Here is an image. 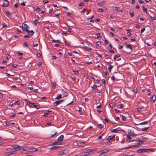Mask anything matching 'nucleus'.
<instances>
[{
  "instance_id": "1",
  "label": "nucleus",
  "mask_w": 156,
  "mask_h": 156,
  "mask_svg": "<svg viewBox=\"0 0 156 156\" xmlns=\"http://www.w3.org/2000/svg\"><path fill=\"white\" fill-rule=\"evenodd\" d=\"M133 142H134L135 141L136 142L135 143H134V144L132 145H131L130 146H129L128 147H127L125 148H123V149H127L128 148H130L131 147H137L139 146H140L141 144H140V143H143L145 142V140L144 141H140V140H133Z\"/></svg>"
},
{
  "instance_id": "2",
  "label": "nucleus",
  "mask_w": 156,
  "mask_h": 156,
  "mask_svg": "<svg viewBox=\"0 0 156 156\" xmlns=\"http://www.w3.org/2000/svg\"><path fill=\"white\" fill-rule=\"evenodd\" d=\"M25 101H27L28 103H27L26 104V105L27 106L29 104H31L32 105H33V106L35 108L38 109L40 108V106L39 104L38 103H32L30 102H29L27 101V99H25Z\"/></svg>"
},
{
  "instance_id": "3",
  "label": "nucleus",
  "mask_w": 156,
  "mask_h": 156,
  "mask_svg": "<svg viewBox=\"0 0 156 156\" xmlns=\"http://www.w3.org/2000/svg\"><path fill=\"white\" fill-rule=\"evenodd\" d=\"M150 150L147 148H141L137 150V152L138 153H144L147 152L149 153Z\"/></svg>"
},
{
  "instance_id": "4",
  "label": "nucleus",
  "mask_w": 156,
  "mask_h": 156,
  "mask_svg": "<svg viewBox=\"0 0 156 156\" xmlns=\"http://www.w3.org/2000/svg\"><path fill=\"white\" fill-rule=\"evenodd\" d=\"M28 26L26 23H23L22 26V30L25 31H27L28 30Z\"/></svg>"
},
{
  "instance_id": "5",
  "label": "nucleus",
  "mask_w": 156,
  "mask_h": 156,
  "mask_svg": "<svg viewBox=\"0 0 156 156\" xmlns=\"http://www.w3.org/2000/svg\"><path fill=\"white\" fill-rule=\"evenodd\" d=\"M37 150V149L35 148H30V151H28V153H27V154L32 153L36 151Z\"/></svg>"
},
{
  "instance_id": "6",
  "label": "nucleus",
  "mask_w": 156,
  "mask_h": 156,
  "mask_svg": "<svg viewBox=\"0 0 156 156\" xmlns=\"http://www.w3.org/2000/svg\"><path fill=\"white\" fill-rule=\"evenodd\" d=\"M108 151L106 149L103 150L101 152L100 154L101 155H103V156H105L107 155V153L108 152Z\"/></svg>"
},
{
  "instance_id": "7",
  "label": "nucleus",
  "mask_w": 156,
  "mask_h": 156,
  "mask_svg": "<svg viewBox=\"0 0 156 156\" xmlns=\"http://www.w3.org/2000/svg\"><path fill=\"white\" fill-rule=\"evenodd\" d=\"M9 4V1L7 0H4L2 6L5 7H7Z\"/></svg>"
},
{
  "instance_id": "8",
  "label": "nucleus",
  "mask_w": 156,
  "mask_h": 156,
  "mask_svg": "<svg viewBox=\"0 0 156 156\" xmlns=\"http://www.w3.org/2000/svg\"><path fill=\"white\" fill-rule=\"evenodd\" d=\"M113 10L114 11H118L119 12H122V10H121L119 7H114L112 8Z\"/></svg>"
},
{
  "instance_id": "9",
  "label": "nucleus",
  "mask_w": 156,
  "mask_h": 156,
  "mask_svg": "<svg viewBox=\"0 0 156 156\" xmlns=\"http://www.w3.org/2000/svg\"><path fill=\"white\" fill-rule=\"evenodd\" d=\"M128 135L129 136H136V134L132 132L131 130H129L128 132Z\"/></svg>"
},
{
  "instance_id": "10",
  "label": "nucleus",
  "mask_w": 156,
  "mask_h": 156,
  "mask_svg": "<svg viewBox=\"0 0 156 156\" xmlns=\"http://www.w3.org/2000/svg\"><path fill=\"white\" fill-rule=\"evenodd\" d=\"M140 139L142 140V141L145 140V142L147 140L148 138L146 137L145 136H141Z\"/></svg>"
},
{
  "instance_id": "11",
  "label": "nucleus",
  "mask_w": 156,
  "mask_h": 156,
  "mask_svg": "<svg viewBox=\"0 0 156 156\" xmlns=\"http://www.w3.org/2000/svg\"><path fill=\"white\" fill-rule=\"evenodd\" d=\"M64 136L62 135H61L58 139V140L59 142H61V141H62L63 138Z\"/></svg>"
},
{
  "instance_id": "12",
  "label": "nucleus",
  "mask_w": 156,
  "mask_h": 156,
  "mask_svg": "<svg viewBox=\"0 0 156 156\" xmlns=\"http://www.w3.org/2000/svg\"><path fill=\"white\" fill-rule=\"evenodd\" d=\"M115 137V135H113L109 136L108 137L107 140H111L113 138H114Z\"/></svg>"
},
{
  "instance_id": "13",
  "label": "nucleus",
  "mask_w": 156,
  "mask_h": 156,
  "mask_svg": "<svg viewBox=\"0 0 156 156\" xmlns=\"http://www.w3.org/2000/svg\"><path fill=\"white\" fill-rule=\"evenodd\" d=\"M62 93L63 94L64 96L66 97L68 95V94L67 93L65 92L62 90H61Z\"/></svg>"
},
{
  "instance_id": "14",
  "label": "nucleus",
  "mask_w": 156,
  "mask_h": 156,
  "mask_svg": "<svg viewBox=\"0 0 156 156\" xmlns=\"http://www.w3.org/2000/svg\"><path fill=\"white\" fill-rule=\"evenodd\" d=\"M62 144L61 142L58 141L55 142H54L53 143V145H61Z\"/></svg>"
},
{
  "instance_id": "15",
  "label": "nucleus",
  "mask_w": 156,
  "mask_h": 156,
  "mask_svg": "<svg viewBox=\"0 0 156 156\" xmlns=\"http://www.w3.org/2000/svg\"><path fill=\"white\" fill-rule=\"evenodd\" d=\"M23 151H27V153L28 152V151H30V148H28V147H25L23 148Z\"/></svg>"
},
{
  "instance_id": "16",
  "label": "nucleus",
  "mask_w": 156,
  "mask_h": 156,
  "mask_svg": "<svg viewBox=\"0 0 156 156\" xmlns=\"http://www.w3.org/2000/svg\"><path fill=\"white\" fill-rule=\"evenodd\" d=\"M112 132H114V133H118L120 131V130H118L117 129H112L111 130Z\"/></svg>"
},
{
  "instance_id": "17",
  "label": "nucleus",
  "mask_w": 156,
  "mask_h": 156,
  "mask_svg": "<svg viewBox=\"0 0 156 156\" xmlns=\"http://www.w3.org/2000/svg\"><path fill=\"white\" fill-rule=\"evenodd\" d=\"M27 32L29 33V34L30 35H32L34 34V32L33 30H31L30 31L29 30H28Z\"/></svg>"
},
{
  "instance_id": "18",
  "label": "nucleus",
  "mask_w": 156,
  "mask_h": 156,
  "mask_svg": "<svg viewBox=\"0 0 156 156\" xmlns=\"http://www.w3.org/2000/svg\"><path fill=\"white\" fill-rule=\"evenodd\" d=\"M59 147H60L53 146L51 147L50 149L51 150H57L58 149Z\"/></svg>"
},
{
  "instance_id": "19",
  "label": "nucleus",
  "mask_w": 156,
  "mask_h": 156,
  "mask_svg": "<svg viewBox=\"0 0 156 156\" xmlns=\"http://www.w3.org/2000/svg\"><path fill=\"white\" fill-rule=\"evenodd\" d=\"M126 136L127 138L126 139V140L129 142H130L131 141V140L132 139L131 137L129 136H128L127 135H126Z\"/></svg>"
},
{
  "instance_id": "20",
  "label": "nucleus",
  "mask_w": 156,
  "mask_h": 156,
  "mask_svg": "<svg viewBox=\"0 0 156 156\" xmlns=\"http://www.w3.org/2000/svg\"><path fill=\"white\" fill-rule=\"evenodd\" d=\"M129 14L131 15V17H134V12L132 10H130L129 11Z\"/></svg>"
},
{
  "instance_id": "21",
  "label": "nucleus",
  "mask_w": 156,
  "mask_h": 156,
  "mask_svg": "<svg viewBox=\"0 0 156 156\" xmlns=\"http://www.w3.org/2000/svg\"><path fill=\"white\" fill-rule=\"evenodd\" d=\"M126 48H129L130 49L132 50L133 49V47L130 44H128L126 46Z\"/></svg>"
},
{
  "instance_id": "22",
  "label": "nucleus",
  "mask_w": 156,
  "mask_h": 156,
  "mask_svg": "<svg viewBox=\"0 0 156 156\" xmlns=\"http://www.w3.org/2000/svg\"><path fill=\"white\" fill-rule=\"evenodd\" d=\"M59 104V101H55L54 103V105H55V106H57Z\"/></svg>"
},
{
  "instance_id": "23",
  "label": "nucleus",
  "mask_w": 156,
  "mask_h": 156,
  "mask_svg": "<svg viewBox=\"0 0 156 156\" xmlns=\"http://www.w3.org/2000/svg\"><path fill=\"white\" fill-rule=\"evenodd\" d=\"M151 99L154 102L156 100V97L155 95H153L151 97Z\"/></svg>"
},
{
  "instance_id": "24",
  "label": "nucleus",
  "mask_w": 156,
  "mask_h": 156,
  "mask_svg": "<svg viewBox=\"0 0 156 156\" xmlns=\"http://www.w3.org/2000/svg\"><path fill=\"white\" fill-rule=\"evenodd\" d=\"M51 112V111H48V112H46L43 115L44 116L46 117L47 115H48L49 114V113Z\"/></svg>"
},
{
  "instance_id": "25",
  "label": "nucleus",
  "mask_w": 156,
  "mask_h": 156,
  "mask_svg": "<svg viewBox=\"0 0 156 156\" xmlns=\"http://www.w3.org/2000/svg\"><path fill=\"white\" fill-rule=\"evenodd\" d=\"M62 95L61 94H59L56 98L57 99H59L62 98Z\"/></svg>"
},
{
  "instance_id": "26",
  "label": "nucleus",
  "mask_w": 156,
  "mask_h": 156,
  "mask_svg": "<svg viewBox=\"0 0 156 156\" xmlns=\"http://www.w3.org/2000/svg\"><path fill=\"white\" fill-rule=\"evenodd\" d=\"M147 123V121H144V122H141L139 124L140 125H145Z\"/></svg>"
},
{
  "instance_id": "27",
  "label": "nucleus",
  "mask_w": 156,
  "mask_h": 156,
  "mask_svg": "<svg viewBox=\"0 0 156 156\" xmlns=\"http://www.w3.org/2000/svg\"><path fill=\"white\" fill-rule=\"evenodd\" d=\"M149 128V127H145V128H142L141 129V130L144 131H146V130H147Z\"/></svg>"
},
{
  "instance_id": "28",
  "label": "nucleus",
  "mask_w": 156,
  "mask_h": 156,
  "mask_svg": "<svg viewBox=\"0 0 156 156\" xmlns=\"http://www.w3.org/2000/svg\"><path fill=\"white\" fill-rule=\"evenodd\" d=\"M65 44L67 46H69L70 45V43L66 40H65Z\"/></svg>"
},
{
  "instance_id": "29",
  "label": "nucleus",
  "mask_w": 156,
  "mask_h": 156,
  "mask_svg": "<svg viewBox=\"0 0 156 156\" xmlns=\"http://www.w3.org/2000/svg\"><path fill=\"white\" fill-rule=\"evenodd\" d=\"M51 83L53 87H56V85L55 82H51Z\"/></svg>"
},
{
  "instance_id": "30",
  "label": "nucleus",
  "mask_w": 156,
  "mask_h": 156,
  "mask_svg": "<svg viewBox=\"0 0 156 156\" xmlns=\"http://www.w3.org/2000/svg\"><path fill=\"white\" fill-rule=\"evenodd\" d=\"M28 44L27 42H24L23 43V45L27 47H28Z\"/></svg>"
},
{
  "instance_id": "31",
  "label": "nucleus",
  "mask_w": 156,
  "mask_h": 156,
  "mask_svg": "<svg viewBox=\"0 0 156 156\" xmlns=\"http://www.w3.org/2000/svg\"><path fill=\"white\" fill-rule=\"evenodd\" d=\"M5 57L6 58L8 59H9L10 58V55L9 54H6L5 55Z\"/></svg>"
},
{
  "instance_id": "32",
  "label": "nucleus",
  "mask_w": 156,
  "mask_h": 156,
  "mask_svg": "<svg viewBox=\"0 0 156 156\" xmlns=\"http://www.w3.org/2000/svg\"><path fill=\"white\" fill-rule=\"evenodd\" d=\"M73 71L74 72V73L76 75H77L78 74V72L77 70H73Z\"/></svg>"
},
{
  "instance_id": "33",
  "label": "nucleus",
  "mask_w": 156,
  "mask_h": 156,
  "mask_svg": "<svg viewBox=\"0 0 156 156\" xmlns=\"http://www.w3.org/2000/svg\"><path fill=\"white\" fill-rule=\"evenodd\" d=\"M113 68V66H110L108 68V69L110 72L111 71V70Z\"/></svg>"
},
{
  "instance_id": "34",
  "label": "nucleus",
  "mask_w": 156,
  "mask_h": 156,
  "mask_svg": "<svg viewBox=\"0 0 156 156\" xmlns=\"http://www.w3.org/2000/svg\"><path fill=\"white\" fill-rule=\"evenodd\" d=\"M89 155H90V154L89 153V151L85 152V153L84 154V156H87Z\"/></svg>"
},
{
  "instance_id": "35",
  "label": "nucleus",
  "mask_w": 156,
  "mask_h": 156,
  "mask_svg": "<svg viewBox=\"0 0 156 156\" xmlns=\"http://www.w3.org/2000/svg\"><path fill=\"white\" fill-rule=\"evenodd\" d=\"M151 18V20H156V17L155 16L152 17L151 16L150 17Z\"/></svg>"
},
{
  "instance_id": "36",
  "label": "nucleus",
  "mask_w": 156,
  "mask_h": 156,
  "mask_svg": "<svg viewBox=\"0 0 156 156\" xmlns=\"http://www.w3.org/2000/svg\"><path fill=\"white\" fill-rule=\"evenodd\" d=\"M98 11L100 12H102L104 11V10L101 9H97Z\"/></svg>"
},
{
  "instance_id": "37",
  "label": "nucleus",
  "mask_w": 156,
  "mask_h": 156,
  "mask_svg": "<svg viewBox=\"0 0 156 156\" xmlns=\"http://www.w3.org/2000/svg\"><path fill=\"white\" fill-rule=\"evenodd\" d=\"M79 6H83L84 5V3L83 2H81L80 4H79Z\"/></svg>"
},
{
  "instance_id": "38",
  "label": "nucleus",
  "mask_w": 156,
  "mask_h": 156,
  "mask_svg": "<svg viewBox=\"0 0 156 156\" xmlns=\"http://www.w3.org/2000/svg\"><path fill=\"white\" fill-rule=\"evenodd\" d=\"M20 104V102L19 101H16L15 103V104L17 105H19Z\"/></svg>"
},
{
  "instance_id": "39",
  "label": "nucleus",
  "mask_w": 156,
  "mask_h": 156,
  "mask_svg": "<svg viewBox=\"0 0 156 156\" xmlns=\"http://www.w3.org/2000/svg\"><path fill=\"white\" fill-rule=\"evenodd\" d=\"M98 126L100 127V129L102 128L104 126L102 124H98Z\"/></svg>"
},
{
  "instance_id": "40",
  "label": "nucleus",
  "mask_w": 156,
  "mask_h": 156,
  "mask_svg": "<svg viewBox=\"0 0 156 156\" xmlns=\"http://www.w3.org/2000/svg\"><path fill=\"white\" fill-rule=\"evenodd\" d=\"M84 48L87 51H89L91 49V48H89L87 47H85Z\"/></svg>"
},
{
  "instance_id": "41",
  "label": "nucleus",
  "mask_w": 156,
  "mask_h": 156,
  "mask_svg": "<svg viewBox=\"0 0 156 156\" xmlns=\"http://www.w3.org/2000/svg\"><path fill=\"white\" fill-rule=\"evenodd\" d=\"M122 120L123 121H125L126 120V117H125V116H124V115H122Z\"/></svg>"
},
{
  "instance_id": "42",
  "label": "nucleus",
  "mask_w": 156,
  "mask_h": 156,
  "mask_svg": "<svg viewBox=\"0 0 156 156\" xmlns=\"http://www.w3.org/2000/svg\"><path fill=\"white\" fill-rule=\"evenodd\" d=\"M109 106L110 107H111V108H114V105H113V103H110V104H109Z\"/></svg>"
},
{
  "instance_id": "43",
  "label": "nucleus",
  "mask_w": 156,
  "mask_h": 156,
  "mask_svg": "<svg viewBox=\"0 0 156 156\" xmlns=\"http://www.w3.org/2000/svg\"><path fill=\"white\" fill-rule=\"evenodd\" d=\"M97 87V86L95 85L93 86L92 87V88L93 90L96 89Z\"/></svg>"
},
{
  "instance_id": "44",
  "label": "nucleus",
  "mask_w": 156,
  "mask_h": 156,
  "mask_svg": "<svg viewBox=\"0 0 156 156\" xmlns=\"http://www.w3.org/2000/svg\"><path fill=\"white\" fill-rule=\"evenodd\" d=\"M109 35L110 37H113L114 35V34L113 33L111 32L109 34Z\"/></svg>"
},
{
  "instance_id": "45",
  "label": "nucleus",
  "mask_w": 156,
  "mask_h": 156,
  "mask_svg": "<svg viewBox=\"0 0 156 156\" xmlns=\"http://www.w3.org/2000/svg\"><path fill=\"white\" fill-rule=\"evenodd\" d=\"M79 111L80 112H81V113H83V111H82V108H79Z\"/></svg>"
},
{
  "instance_id": "46",
  "label": "nucleus",
  "mask_w": 156,
  "mask_h": 156,
  "mask_svg": "<svg viewBox=\"0 0 156 156\" xmlns=\"http://www.w3.org/2000/svg\"><path fill=\"white\" fill-rule=\"evenodd\" d=\"M143 11L145 12L147 14V8L143 9Z\"/></svg>"
},
{
  "instance_id": "47",
  "label": "nucleus",
  "mask_w": 156,
  "mask_h": 156,
  "mask_svg": "<svg viewBox=\"0 0 156 156\" xmlns=\"http://www.w3.org/2000/svg\"><path fill=\"white\" fill-rule=\"evenodd\" d=\"M119 108H122L124 107V105L122 104H120L119 105Z\"/></svg>"
},
{
  "instance_id": "48",
  "label": "nucleus",
  "mask_w": 156,
  "mask_h": 156,
  "mask_svg": "<svg viewBox=\"0 0 156 156\" xmlns=\"http://www.w3.org/2000/svg\"><path fill=\"white\" fill-rule=\"evenodd\" d=\"M111 144V142L110 141H109L106 142V144L108 145H110Z\"/></svg>"
},
{
  "instance_id": "49",
  "label": "nucleus",
  "mask_w": 156,
  "mask_h": 156,
  "mask_svg": "<svg viewBox=\"0 0 156 156\" xmlns=\"http://www.w3.org/2000/svg\"><path fill=\"white\" fill-rule=\"evenodd\" d=\"M101 82L104 84H105V83H106L105 80L104 79H102V80Z\"/></svg>"
},
{
  "instance_id": "50",
  "label": "nucleus",
  "mask_w": 156,
  "mask_h": 156,
  "mask_svg": "<svg viewBox=\"0 0 156 156\" xmlns=\"http://www.w3.org/2000/svg\"><path fill=\"white\" fill-rule=\"evenodd\" d=\"M121 56V55L120 54H118L117 55H115V57H116V58H118V57H120Z\"/></svg>"
},
{
  "instance_id": "51",
  "label": "nucleus",
  "mask_w": 156,
  "mask_h": 156,
  "mask_svg": "<svg viewBox=\"0 0 156 156\" xmlns=\"http://www.w3.org/2000/svg\"><path fill=\"white\" fill-rule=\"evenodd\" d=\"M133 92L135 93H136L137 92V89H134L133 90Z\"/></svg>"
},
{
  "instance_id": "52",
  "label": "nucleus",
  "mask_w": 156,
  "mask_h": 156,
  "mask_svg": "<svg viewBox=\"0 0 156 156\" xmlns=\"http://www.w3.org/2000/svg\"><path fill=\"white\" fill-rule=\"evenodd\" d=\"M34 23L35 25H36L38 23V21L37 20H35L34 21Z\"/></svg>"
},
{
  "instance_id": "53",
  "label": "nucleus",
  "mask_w": 156,
  "mask_h": 156,
  "mask_svg": "<svg viewBox=\"0 0 156 156\" xmlns=\"http://www.w3.org/2000/svg\"><path fill=\"white\" fill-rule=\"evenodd\" d=\"M98 4L99 5H100L101 6H102L103 5H104V3L102 2L101 3H98Z\"/></svg>"
},
{
  "instance_id": "54",
  "label": "nucleus",
  "mask_w": 156,
  "mask_h": 156,
  "mask_svg": "<svg viewBox=\"0 0 156 156\" xmlns=\"http://www.w3.org/2000/svg\"><path fill=\"white\" fill-rule=\"evenodd\" d=\"M35 9H36L37 11H40V9L38 7H37L36 8H35Z\"/></svg>"
},
{
  "instance_id": "55",
  "label": "nucleus",
  "mask_w": 156,
  "mask_h": 156,
  "mask_svg": "<svg viewBox=\"0 0 156 156\" xmlns=\"http://www.w3.org/2000/svg\"><path fill=\"white\" fill-rule=\"evenodd\" d=\"M104 135V134H102L101 136H99L98 138V139H100L102 138V136Z\"/></svg>"
},
{
  "instance_id": "56",
  "label": "nucleus",
  "mask_w": 156,
  "mask_h": 156,
  "mask_svg": "<svg viewBox=\"0 0 156 156\" xmlns=\"http://www.w3.org/2000/svg\"><path fill=\"white\" fill-rule=\"evenodd\" d=\"M25 3H26V2H23V3H21L20 4L21 5H22L23 6H25Z\"/></svg>"
},
{
  "instance_id": "57",
  "label": "nucleus",
  "mask_w": 156,
  "mask_h": 156,
  "mask_svg": "<svg viewBox=\"0 0 156 156\" xmlns=\"http://www.w3.org/2000/svg\"><path fill=\"white\" fill-rule=\"evenodd\" d=\"M139 3L140 4H143L144 3V1H143L141 0H139Z\"/></svg>"
},
{
  "instance_id": "58",
  "label": "nucleus",
  "mask_w": 156,
  "mask_h": 156,
  "mask_svg": "<svg viewBox=\"0 0 156 156\" xmlns=\"http://www.w3.org/2000/svg\"><path fill=\"white\" fill-rule=\"evenodd\" d=\"M24 37L25 38H29V37H30V36H29V35H26L24 36Z\"/></svg>"
},
{
  "instance_id": "59",
  "label": "nucleus",
  "mask_w": 156,
  "mask_h": 156,
  "mask_svg": "<svg viewBox=\"0 0 156 156\" xmlns=\"http://www.w3.org/2000/svg\"><path fill=\"white\" fill-rule=\"evenodd\" d=\"M21 147H16V148L15 149H16V150H21V149L20 148Z\"/></svg>"
},
{
  "instance_id": "60",
  "label": "nucleus",
  "mask_w": 156,
  "mask_h": 156,
  "mask_svg": "<svg viewBox=\"0 0 156 156\" xmlns=\"http://www.w3.org/2000/svg\"><path fill=\"white\" fill-rule=\"evenodd\" d=\"M7 26L6 24L5 23H2V27H5Z\"/></svg>"
},
{
  "instance_id": "61",
  "label": "nucleus",
  "mask_w": 156,
  "mask_h": 156,
  "mask_svg": "<svg viewBox=\"0 0 156 156\" xmlns=\"http://www.w3.org/2000/svg\"><path fill=\"white\" fill-rule=\"evenodd\" d=\"M101 44V42L98 41L97 42V45H99Z\"/></svg>"
},
{
  "instance_id": "62",
  "label": "nucleus",
  "mask_w": 156,
  "mask_h": 156,
  "mask_svg": "<svg viewBox=\"0 0 156 156\" xmlns=\"http://www.w3.org/2000/svg\"><path fill=\"white\" fill-rule=\"evenodd\" d=\"M12 65V66L14 67H16L18 66L17 64H13Z\"/></svg>"
},
{
  "instance_id": "63",
  "label": "nucleus",
  "mask_w": 156,
  "mask_h": 156,
  "mask_svg": "<svg viewBox=\"0 0 156 156\" xmlns=\"http://www.w3.org/2000/svg\"><path fill=\"white\" fill-rule=\"evenodd\" d=\"M132 35V34L130 32H128L127 33V35L129 37H130Z\"/></svg>"
},
{
  "instance_id": "64",
  "label": "nucleus",
  "mask_w": 156,
  "mask_h": 156,
  "mask_svg": "<svg viewBox=\"0 0 156 156\" xmlns=\"http://www.w3.org/2000/svg\"><path fill=\"white\" fill-rule=\"evenodd\" d=\"M145 30V28H143L141 31V33H143Z\"/></svg>"
}]
</instances>
